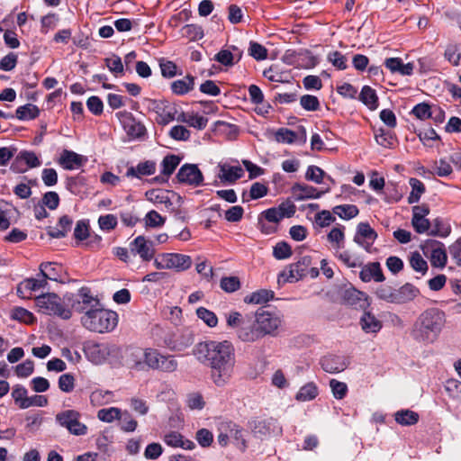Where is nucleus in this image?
<instances>
[{"label":"nucleus","instance_id":"61","mask_svg":"<svg viewBox=\"0 0 461 461\" xmlns=\"http://www.w3.org/2000/svg\"><path fill=\"white\" fill-rule=\"evenodd\" d=\"M195 439L203 447H208L213 441L212 433L207 429H201L196 431Z\"/></svg>","mask_w":461,"mask_h":461},{"label":"nucleus","instance_id":"32","mask_svg":"<svg viewBox=\"0 0 461 461\" xmlns=\"http://www.w3.org/2000/svg\"><path fill=\"white\" fill-rule=\"evenodd\" d=\"M275 296V293L272 290L261 289L254 292L244 298L246 303H265L272 300Z\"/></svg>","mask_w":461,"mask_h":461},{"label":"nucleus","instance_id":"1","mask_svg":"<svg viewBox=\"0 0 461 461\" xmlns=\"http://www.w3.org/2000/svg\"><path fill=\"white\" fill-rule=\"evenodd\" d=\"M193 355L203 366L210 367V377L218 387L230 381L236 363L235 349L228 341L206 340L194 345Z\"/></svg>","mask_w":461,"mask_h":461},{"label":"nucleus","instance_id":"6","mask_svg":"<svg viewBox=\"0 0 461 461\" xmlns=\"http://www.w3.org/2000/svg\"><path fill=\"white\" fill-rule=\"evenodd\" d=\"M145 355V367L168 373L174 372L177 368V361L172 356L162 355L154 348H146Z\"/></svg>","mask_w":461,"mask_h":461},{"label":"nucleus","instance_id":"52","mask_svg":"<svg viewBox=\"0 0 461 461\" xmlns=\"http://www.w3.org/2000/svg\"><path fill=\"white\" fill-rule=\"evenodd\" d=\"M220 286L226 293H233L240 288V281L237 276H225L221 279Z\"/></svg>","mask_w":461,"mask_h":461},{"label":"nucleus","instance_id":"58","mask_svg":"<svg viewBox=\"0 0 461 461\" xmlns=\"http://www.w3.org/2000/svg\"><path fill=\"white\" fill-rule=\"evenodd\" d=\"M249 54L257 60H263L267 57V50L258 42L250 41Z\"/></svg>","mask_w":461,"mask_h":461},{"label":"nucleus","instance_id":"8","mask_svg":"<svg viewBox=\"0 0 461 461\" xmlns=\"http://www.w3.org/2000/svg\"><path fill=\"white\" fill-rule=\"evenodd\" d=\"M81 414L75 410H67L56 415V421L66 428L69 433L83 436L87 432V427L79 421Z\"/></svg>","mask_w":461,"mask_h":461},{"label":"nucleus","instance_id":"43","mask_svg":"<svg viewBox=\"0 0 461 461\" xmlns=\"http://www.w3.org/2000/svg\"><path fill=\"white\" fill-rule=\"evenodd\" d=\"M37 278H27L23 281V288L29 289V293L44 289L48 285V281L44 276H39Z\"/></svg>","mask_w":461,"mask_h":461},{"label":"nucleus","instance_id":"55","mask_svg":"<svg viewBox=\"0 0 461 461\" xmlns=\"http://www.w3.org/2000/svg\"><path fill=\"white\" fill-rule=\"evenodd\" d=\"M330 387L333 396L338 400L343 399L348 393V385L345 383L336 379H331L330 381Z\"/></svg>","mask_w":461,"mask_h":461},{"label":"nucleus","instance_id":"25","mask_svg":"<svg viewBox=\"0 0 461 461\" xmlns=\"http://www.w3.org/2000/svg\"><path fill=\"white\" fill-rule=\"evenodd\" d=\"M85 161L83 156L68 149L63 150L59 159V163L68 170L80 167Z\"/></svg>","mask_w":461,"mask_h":461},{"label":"nucleus","instance_id":"42","mask_svg":"<svg viewBox=\"0 0 461 461\" xmlns=\"http://www.w3.org/2000/svg\"><path fill=\"white\" fill-rule=\"evenodd\" d=\"M375 294L379 299L383 301L391 303H395L396 289L390 285H383L378 286L375 290Z\"/></svg>","mask_w":461,"mask_h":461},{"label":"nucleus","instance_id":"29","mask_svg":"<svg viewBox=\"0 0 461 461\" xmlns=\"http://www.w3.org/2000/svg\"><path fill=\"white\" fill-rule=\"evenodd\" d=\"M419 289L416 288L413 285L406 283L399 289H396L395 303L402 304L412 301L419 294Z\"/></svg>","mask_w":461,"mask_h":461},{"label":"nucleus","instance_id":"37","mask_svg":"<svg viewBox=\"0 0 461 461\" xmlns=\"http://www.w3.org/2000/svg\"><path fill=\"white\" fill-rule=\"evenodd\" d=\"M39 114V108L32 104H27L16 109V118L22 121L35 119Z\"/></svg>","mask_w":461,"mask_h":461},{"label":"nucleus","instance_id":"38","mask_svg":"<svg viewBox=\"0 0 461 461\" xmlns=\"http://www.w3.org/2000/svg\"><path fill=\"white\" fill-rule=\"evenodd\" d=\"M332 211L334 214L343 220H350L356 217L359 212L358 208L353 204L337 205Z\"/></svg>","mask_w":461,"mask_h":461},{"label":"nucleus","instance_id":"57","mask_svg":"<svg viewBox=\"0 0 461 461\" xmlns=\"http://www.w3.org/2000/svg\"><path fill=\"white\" fill-rule=\"evenodd\" d=\"M432 229L429 231L431 236L447 237L450 233V228L445 225L441 219H435L432 223Z\"/></svg>","mask_w":461,"mask_h":461},{"label":"nucleus","instance_id":"11","mask_svg":"<svg viewBox=\"0 0 461 461\" xmlns=\"http://www.w3.org/2000/svg\"><path fill=\"white\" fill-rule=\"evenodd\" d=\"M340 303L359 310H366L370 305L368 295L353 286L343 289L339 294Z\"/></svg>","mask_w":461,"mask_h":461},{"label":"nucleus","instance_id":"56","mask_svg":"<svg viewBox=\"0 0 461 461\" xmlns=\"http://www.w3.org/2000/svg\"><path fill=\"white\" fill-rule=\"evenodd\" d=\"M302 107L306 111H318L320 109V101L317 96L304 95L300 99Z\"/></svg>","mask_w":461,"mask_h":461},{"label":"nucleus","instance_id":"47","mask_svg":"<svg viewBox=\"0 0 461 461\" xmlns=\"http://www.w3.org/2000/svg\"><path fill=\"white\" fill-rule=\"evenodd\" d=\"M410 265L415 271L420 272L422 275H425L428 271L427 261L417 251L411 254Z\"/></svg>","mask_w":461,"mask_h":461},{"label":"nucleus","instance_id":"22","mask_svg":"<svg viewBox=\"0 0 461 461\" xmlns=\"http://www.w3.org/2000/svg\"><path fill=\"white\" fill-rule=\"evenodd\" d=\"M154 110L160 118L159 123L167 124L175 120L176 105L167 101L154 102Z\"/></svg>","mask_w":461,"mask_h":461},{"label":"nucleus","instance_id":"17","mask_svg":"<svg viewBox=\"0 0 461 461\" xmlns=\"http://www.w3.org/2000/svg\"><path fill=\"white\" fill-rule=\"evenodd\" d=\"M376 238L377 233L367 222H360L357 227L354 241L369 251L373 241H375Z\"/></svg>","mask_w":461,"mask_h":461},{"label":"nucleus","instance_id":"4","mask_svg":"<svg viewBox=\"0 0 461 461\" xmlns=\"http://www.w3.org/2000/svg\"><path fill=\"white\" fill-rule=\"evenodd\" d=\"M35 303L39 311L44 314L55 315L63 320H69L72 316L65 296L61 299L54 293H47L37 296Z\"/></svg>","mask_w":461,"mask_h":461},{"label":"nucleus","instance_id":"18","mask_svg":"<svg viewBox=\"0 0 461 461\" xmlns=\"http://www.w3.org/2000/svg\"><path fill=\"white\" fill-rule=\"evenodd\" d=\"M40 273L39 276H44L45 279L56 281V282H64V275L66 274L63 267L56 262H42L40 265Z\"/></svg>","mask_w":461,"mask_h":461},{"label":"nucleus","instance_id":"10","mask_svg":"<svg viewBox=\"0 0 461 461\" xmlns=\"http://www.w3.org/2000/svg\"><path fill=\"white\" fill-rule=\"evenodd\" d=\"M420 249L426 257L429 258L430 264L434 267L444 268L447 261V256L444 244L434 240H428L420 245Z\"/></svg>","mask_w":461,"mask_h":461},{"label":"nucleus","instance_id":"62","mask_svg":"<svg viewBox=\"0 0 461 461\" xmlns=\"http://www.w3.org/2000/svg\"><path fill=\"white\" fill-rule=\"evenodd\" d=\"M324 171L317 166H309L305 174V178L308 181H312L316 184H321L323 180Z\"/></svg>","mask_w":461,"mask_h":461},{"label":"nucleus","instance_id":"63","mask_svg":"<svg viewBox=\"0 0 461 461\" xmlns=\"http://www.w3.org/2000/svg\"><path fill=\"white\" fill-rule=\"evenodd\" d=\"M314 221L318 226L324 228L330 225L333 221H335L336 218L332 215V213L330 211L323 210L316 213Z\"/></svg>","mask_w":461,"mask_h":461},{"label":"nucleus","instance_id":"35","mask_svg":"<svg viewBox=\"0 0 461 461\" xmlns=\"http://www.w3.org/2000/svg\"><path fill=\"white\" fill-rule=\"evenodd\" d=\"M181 162V158L175 154L167 155L161 162V174L168 177Z\"/></svg>","mask_w":461,"mask_h":461},{"label":"nucleus","instance_id":"2","mask_svg":"<svg viewBox=\"0 0 461 461\" xmlns=\"http://www.w3.org/2000/svg\"><path fill=\"white\" fill-rule=\"evenodd\" d=\"M445 314L437 308H430L423 312L416 321L413 336L422 342H433L445 324Z\"/></svg>","mask_w":461,"mask_h":461},{"label":"nucleus","instance_id":"23","mask_svg":"<svg viewBox=\"0 0 461 461\" xmlns=\"http://www.w3.org/2000/svg\"><path fill=\"white\" fill-rule=\"evenodd\" d=\"M167 268L176 272L187 270L192 266L191 257L179 253H166Z\"/></svg>","mask_w":461,"mask_h":461},{"label":"nucleus","instance_id":"50","mask_svg":"<svg viewBox=\"0 0 461 461\" xmlns=\"http://www.w3.org/2000/svg\"><path fill=\"white\" fill-rule=\"evenodd\" d=\"M182 34L190 41H196L203 37V30L197 24H186L182 28Z\"/></svg>","mask_w":461,"mask_h":461},{"label":"nucleus","instance_id":"16","mask_svg":"<svg viewBox=\"0 0 461 461\" xmlns=\"http://www.w3.org/2000/svg\"><path fill=\"white\" fill-rule=\"evenodd\" d=\"M145 349L139 347H128L122 356L124 364L132 369H145Z\"/></svg>","mask_w":461,"mask_h":461},{"label":"nucleus","instance_id":"54","mask_svg":"<svg viewBox=\"0 0 461 461\" xmlns=\"http://www.w3.org/2000/svg\"><path fill=\"white\" fill-rule=\"evenodd\" d=\"M196 314L198 318L203 320L209 327H215L218 323V318L215 313L204 307H199L196 310Z\"/></svg>","mask_w":461,"mask_h":461},{"label":"nucleus","instance_id":"19","mask_svg":"<svg viewBox=\"0 0 461 461\" xmlns=\"http://www.w3.org/2000/svg\"><path fill=\"white\" fill-rule=\"evenodd\" d=\"M292 194L296 201H303L306 199L320 198L328 190L319 191L317 188L305 184L295 183L292 188Z\"/></svg>","mask_w":461,"mask_h":461},{"label":"nucleus","instance_id":"48","mask_svg":"<svg viewBox=\"0 0 461 461\" xmlns=\"http://www.w3.org/2000/svg\"><path fill=\"white\" fill-rule=\"evenodd\" d=\"M291 246L285 241H280L273 248V256L278 260L286 259L292 256Z\"/></svg>","mask_w":461,"mask_h":461},{"label":"nucleus","instance_id":"26","mask_svg":"<svg viewBox=\"0 0 461 461\" xmlns=\"http://www.w3.org/2000/svg\"><path fill=\"white\" fill-rule=\"evenodd\" d=\"M276 428V420L273 418L254 420L250 429L254 435L263 438L270 435Z\"/></svg>","mask_w":461,"mask_h":461},{"label":"nucleus","instance_id":"33","mask_svg":"<svg viewBox=\"0 0 461 461\" xmlns=\"http://www.w3.org/2000/svg\"><path fill=\"white\" fill-rule=\"evenodd\" d=\"M394 418L402 426H411L418 422L419 414L411 410H401L394 414Z\"/></svg>","mask_w":461,"mask_h":461},{"label":"nucleus","instance_id":"45","mask_svg":"<svg viewBox=\"0 0 461 461\" xmlns=\"http://www.w3.org/2000/svg\"><path fill=\"white\" fill-rule=\"evenodd\" d=\"M11 318L26 324H32L35 321L33 314L23 307H15L12 310Z\"/></svg>","mask_w":461,"mask_h":461},{"label":"nucleus","instance_id":"36","mask_svg":"<svg viewBox=\"0 0 461 461\" xmlns=\"http://www.w3.org/2000/svg\"><path fill=\"white\" fill-rule=\"evenodd\" d=\"M85 352L93 362L97 364L104 359L107 350L100 344H91L86 347Z\"/></svg>","mask_w":461,"mask_h":461},{"label":"nucleus","instance_id":"5","mask_svg":"<svg viewBox=\"0 0 461 461\" xmlns=\"http://www.w3.org/2000/svg\"><path fill=\"white\" fill-rule=\"evenodd\" d=\"M65 300L68 302V307L78 313L87 315L88 312L94 311L96 307L100 306V300L94 296L90 288L84 286L81 287L77 294H65Z\"/></svg>","mask_w":461,"mask_h":461},{"label":"nucleus","instance_id":"41","mask_svg":"<svg viewBox=\"0 0 461 461\" xmlns=\"http://www.w3.org/2000/svg\"><path fill=\"white\" fill-rule=\"evenodd\" d=\"M318 394V388L313 383L303 385L296 394V400L306 402L314 399Z\"/></svg>","mask_w":461,"mask_h":461},{"label":"nucleus","instance_id":"28","mask_svg":"<svg viewBox=\"0 0 461 461\" xmlns=\"http://www.w3.org/2000/svg\"><path fill=\"white\" fill-rule=\"evenodd\" d=\"M194 77L187 75L182 79L173 81L170 88L175 95H184L194 89Z\"/></svg>","mask_w":461,"mask_h":461},{"label":"nucleus","instance_id":"15","mask_svg":"<svg viewBox=\"0 0 461 461\" xmlns=\"http://www.w3.org/2000/svg\"><path fill=\"white\" fill-rule=\"evenodd\" d=\"M320 365L325 372L335 374L347 369L349 360L344 356L327 355L321 358Z\"/></svg>","mask_w":461,"mask_h":461},{"label":"nucleus","instance_id":"31","mask_svg":"<svg viewBox=\"0 0 461 461\" xmlns=\"http://www.w3.org/2000/svg\"><path fill=\"white\" fill-rule=\"evenodd\" d=\"M364 311L365 312L359 321L362 330L366 333L378 332L382 328V322L371 312H366V310Z\"/></svg>","mask_w":461,"mask_h":461},{"label":"nucleus","instance_id":"60","mask_svg":"<svg viewBox=\"0 0 461 461\" xmlns=\"http://www.w3.org/2000/svg\"><path fill=\"white\" fill-rule=\"evenodd\" d=\"M235 54L230 50H221L215 54L213 59L226 67L234 65Z\"/></svg>","mask_w":461,"mask_h":461},{"label":"nucleus","instance_id":"12","mask_svg":"<svg viewBox=\"0 0 461 461\" xmlns=\"http://www.w3.org/2000/svg\"><path fill=\"white\" fill-rule=\"evenodd\" d=\"M116 116L131 139H140L146 134L145 126L137 121L131 113L121 111L116 113Z\"/></svg>","mask_w":461,"mask_h":461},{"label":"nucleus","instance_id":"53","mask_svg":"<svg viewBox=\"0 0 461 461\" xmlns=\"http://www.w3.org/2000/svg\"><path fill=\"white\" fill-rule=\"evenodd\" d=\"M146 227L158 228L164 225L166 220L157 211H149L145 218Z\"/></svg>","mask_w":461,"mask_h":461},{"label":"nucleus","instance_id":"59","mask_svg":"<svg viewBox=\"0 0 461 461\" xmlns=\"http://www.w3.org/2000/svg\"><path fill=\"white\" fill-rule=\"evenodd\" d=\"M119 420L121 421L122 430L132 432L136 429L138 423L128 411L122 412Z\"/></svg>","mask_w":461,"mask_h":461},{"label":"nucleus","instance_id":"27","mask_svg":"<svg viewBox=\"0 0 461 461\" xmlns=\"http://www.w3.org/2000/svg\"><path fill=\"white\" fill-rule=\"evenodd\" d=\"M243 175L244 170L240 166H229L226 164L220 165L219 177L223 182L233 184L238 179L241 178Z\"/></svg>","mask_w":461,"mask_h":461},{"label":"nucleus","instance_id":"44","mask_svg":"<svg viewBox=\"0 0 461 461\" xmlns=\"http://www.w3.org/2000/svg\"><path fill=\"white\" fill-rule=\"evenodd\" d=\"M375 138L380 146L384 148H392L393 146L394 137L390 131L379 129L375 132Z\"/></svg>","mask_w":461,"mask_h":461},{"label":"nucleus","instance_id":"21","mask_svg":"<svg viewBox=\"0 0 461 461\" xmlns=\"http://www.w3.org/2000/svg\"><path fill=\"white\" fill-rule=\"evenodd\" d=\"M359 277L365 283H368L372 280L380 283L384 282L385 279L380 263L378 262H372L363 266L359 273Z\"/></svg>","mask_w":461,"mask_h":461},{"label":"nucleus","instance_id":"30","mask_svg":"<svg viewBox=\"0 0 461 461\" xmlns=\"http://www.w3.org/2000/svg\"><path fill=\"white\" fill-rule=\"evenodd\" d=\"M156 171V163L153 161H145L139 163L136 167H131L127 169V176L140 178L141 176H150Z\"/></svg>","mask_w":461,"mask_h":461},{"label":"nucleus","instance_id":"7","mask_svg":"<svg viewBox=\"0 0 461 461\" xmlns=\"http://www.w3.org/2000/svg\"><path fill=\"white\" fill-rule=\"evenodd\" d=\"M145 355V367L168 373L174 372L177 368V361L172 356L162 355L154 348H146Z\"/></svg>","mask_w":461,"mask_h":461},{"label":"nucleus","instance_id":"51","mask_svg":"<svg viewBox=\"0 0 461 461\" xmlns=\"http://www.w3.org/2000/svg\"><path fill=\"white\" fill-rule=\"evenodd\" d=\"M276 140L281 143L292 144L297 139V133L287 128H280L276 131Z\"/></svg>","mask_w":461,"mask_h":461},{"label":"nucleus","instance_id":"9","mask_svg":"<svg viewBox=\"0 0 461 461\" xmlns=\"http://www.w3.org/2000/svg\"><path fill=\"white\" fill-rule=\"evenodd\" d=\"M255 322L263 337L276 336L277 329L282 324V319L276 313L259 309L255 314Z\"/></svg>","mask_w":461,"mask_h":461},{"label":"nucleus","instance_id":"20","mask_svg":"<svg viewBox=\"0 0 461 461\" xmlns=\"http://www.w3.org/2000/svg\"><path fill=\"white\" fill-rule=\"evenodd\" d=\"M311 265L312 258L310 256H304L301 258L297 262L291 264L287 281L294 282L306 276L307 269Z\"/></svg>","mask_w":461,"mask_h":461},{"label":"nucleus","instance_id":"14","mask_svg":"<svg viewBox=\"0 0 461 461\" xmlns=\"http://www.w3.org/2000/svg\"><path fill=\"white\" fill-rule=\"evenodd\" d=\"M130 251L133 256L139 255L143 261H150L155 255V241L140 235L130 243Z\"/></svg>","mask_w":461,"mask_h":461},{"label":"nucleus","instance_id":"3","mask_svg":"<svg viewBox=\"0 0 461 461\" xmlns=\"http://www.w3.org/2000/svg\"><path fill=\"white\" fill-rule=\"evenodd\" d=\"M118 322V315L113 311L104 309L102 303L87 315L81 317L82 325L90 331L109 332L113 330Z\"/></svg>","mask_w":461,"mask_h":461},{"label":"nucleus","instance_id":"40","mask_svg":"<svg viewBox=\"0 0 461 461\" xmlns=\"http://www.w3.org/2000/svg\"><path fill=\"white\" fill-rule=\"evenodd\" d=\"M344 227H335L333 228L328 234L327 239L328 240L333 244V248L335 249H339L344 247V240H345V234H344Z\"/></svg>","mask_w":461,"mask_h":461},{"label":"nucleus","instance_id":"46","mask_svg":"<svg viewBox=\"0 0 461 461\" xmlns=\"http://www.w3.org/2000/svg\"><path fill=\"white\" fill-rule=\"evenodd\" d=\"M121 410L116 407L101 409L97 412V418L104 422H113L114 420L121 418Z\"/></svg>","mask_w":461,"mask_h":461},{"label":"nucleus","instance_id":"24","mask_svg":"<svg viewBox=\"0 0 461 461\" xmlns=\"http://www.w3.org/2000/svg\"><path fill=\"white\" fill-rule=\"evenodd\" d=\"M238 338L243 342H255L263 338L258 325L242 322L237 330Z\"/></svg>","mask_w":461,"mask_h":461},{"label":"nucleus","instance_id":"34","mask_svg":"<svg viewBox=\"0 0 461 461\" xmlns=\"http://www.w3.org/2000/svg\"><path fill=\"white\" fill-rule=\"evenodd\" d=\"M359 99L371 110H375L378 106V97L376 93L368 86H365L362 88Z\"/></svg>","mask_w":461,"mask_h":461},{"label":"nucleus","instance_id":"39","mask_svg":"<svg viewBox=\"0 0 461 461\" xmlns=\"http://www.w3.org/2000/svg\"><path fill=\"white\" fill-rule=\"evenodd\" d=\"M409 183L411 186V192L408 197V202L409 203H418L421 194L425 192V185L417 178H411Z\"/></svg>","mask_w":461,"mask_h":461},{"label":"nucleus","instance_id":"13","mask_svg":"<svg viewBox=\"0 0 461 461\" xmlns=\"http://www.w3.org/2000/svg\"><path fill=\"white\" fill-rule=\"evenodd\" d=\"M176 178L180 184L194 187L201 186L203 184V175L195 164H184L179 168Z\"/></svg>","mask_w":461,"mask_h":461},{"label":"nucleus","instance_id":"49","mask_svg":"<svg viewBox=\"0 0 461 461\" xmlns=\"http://www.w3.org/2000/svg\"><path fill=\"white\" fill-rule=\"evenodd\" d=\"M444 57L453 66H458L461 59L459 47L456 44L447 45L444 52Z\"/></svg>","mask_w":461,"mask_h":461},{"label":"nucleus","instance_id":"64","mask_svg":"<svg viewBox=\"0 0 461 461\" xmlns=\"http://www.w3.org/2000/svg\"><path fill=\"white\" fill-rule=\"evenodd\" d=\"M446 390L452 398L461 401V382L450 379L447 381Z\"/></svg>","mask_w":461,"mask_h":461}]
</instances>
